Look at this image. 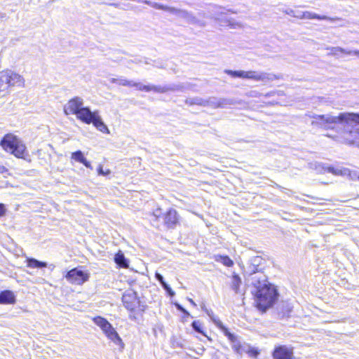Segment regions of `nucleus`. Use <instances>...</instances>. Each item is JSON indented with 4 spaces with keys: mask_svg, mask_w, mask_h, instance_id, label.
I'll list each match as a JSON object with an SVG mask.
<instances>
[{
    "mask_svg": "<svg viewBox=\"0 0 359 359\" xmlns=\"http://www.w3.org/2000/svg\"><path fill=\"white\" fill-rule=\"evenodd\" d=\"M312 117V126L336 130L346 143L359 145V114L344 112L337 116L327 114Z\"/></svg>",
    "mask_w": 359,
    "mask_h": 359,
    "instance_id": "nucleus-1",
    "label": "nucleus"
},
{
    "mask_svg": "<svg viewBox=\"0 0 359 359\" xmlns=\"http://www.w3.org/2000/svg\"><path fill=\"white\" fill-rule=\"evenodd\" d=\"M255 269V266H252L250 275L252 284L256 288L255 302L257 308L264 311L275 303L278 294L273 286L266 283V276Z\"/></svg>",
    "mask_w": 359,
    "mask_h": 359,
    "instance_id": "nucleus-2",
    "label": "nucleus"
},
{
    "mask_svg": "<svg viewBox=\"0 0 359 359\" xmlns=\"http://www.w3.org/2000/svg\"><path fill=\"white\" fill-rule=\"evenodd\" d=\"M25 79L18 72L11 69L0 72V97H4L10 93L12 88L25 86Z\"/></svg>",
    "mask_w": 359,
    "mask_h": 359,
    "instance_id": "nucleus-3",
    "label": "nucleus"
},
{
    "mask_svg": "<svg viewBox=\"0 0 359 359\" xmlns=\"http://www.w3.org/2000/svg\"><path fill=\"white\" fill-rule=\"evenodd\" d=\"M2 148L18 158L26 159L28 153L22 141L13 134H6L0 142Z\"/></svg>",
    "mask_w": 359,
    "mask_h": 359,
    "instance_id": "nucleus-4",
    "label": "nucleus"
},
{
    "mask_svg": "<svg viewBox=\"0 0 359 359\" xmlns=\"http://www.w3.org/2000/svg\"><path fill=\"white\" fill-rule=\"evenodd\" d=\"M64 111L67 115L74 114L82 122L90 121L88 117L92 111L89 107H83V100L80 97H75L65 105Z\"/></svg>",
    "mask_w": 359,
    "mask_h": 359,
    "instance_id": "nucleus-5",
    "label": "nucleus"
},
{
    "mask_svg": "<svg viewBox=\"0 0 359 359\" xmlns=\"http://www.w3.org/2000/svg\"><path fill=\"white\" fill-rule=\"evenodd\" d=\"M93 321L96 325L101 328L102 332L109 340L114 342L116 345L123 348L124 344L121 338L113 327L111 324L107 319L101 316H97L93 319Z\"/></svg>",
    "mask_w": 359,
    "mask_h": 359,
    "instance_id": "nucleus-6",
    "label": "nucleus"
},
{
    "mask_svg": "<svg viewBox=\"0 0 359 359\" xmlns=\"http://www.w3.org/2000/svg\"><path fill=\"white\" fill-rule=\"evenodd\" d=\"M65 277L69 283L81 285L88 280L89 273L79 268H74Z\"/></svg>",
    "mask_w": 359,
    "mask_h": 359,
    "instance_id": "nucleus-7",
    "label": "nucleus"
},
{
    "mask_svg": "<svg viewBox=\"0 0 359 359\" xmlns=\"http://www.w3.org/2000/svg\"><path fill=\"white\" fill-rule=\"evenodd\" d=\"M122 302L126 309L130 311H135L139 304L137 294L133 290H126L123 293Z\"/></svg>",
    "mask_w": 359,
    "mask_h": 359,
    "instance_id": "nucleus-8",
    "label": "nucleus"
},
{
    "mask_svg": "<svg viewBox=\"0 0 359 359\" xmlns=\"http://www.w3.org/2000/svg\"><path fill=\"white\" fill-rule=\"evenodd\" d=\"M274 359H294L293 347L286 345L276 346L273 352Z\"/></svg>",
    "mask_w": 359,
    "mask_h": 359,
    "instance_id": "nucleus-9",
    "label": "nucleus"
},
{
    "mask_svg": "<svg viewBox=\"0 0 359 359\" xmlns=\"http://www.w3.org/2000/svg\"><path fill=\"white\" fill-rule=\"evenodd\" d=\"M88 118L90 119V121L88 122H84L86 124H90L93 123V126L100 132L103 133H109V130L106 126V124L103 122L102 120V118L100 117L99 114L98 110H95L94 111L91 112V115H89Z\"/></svg>",
    "mask_w": 359,
    "mask_h": 359,
    "instance_id": "nucleus-10",
    "label": "nucleus"
},
{
    "mask_svg": "<svg viewBox=\"0 0 359 359\" xmlns=\"http://www.w3.org/2000/svg\"><path fill=\"white\" fill-rule=\"evenodd\" d=\"M136 87L138 90L145 92L154 91L158 93H163L169 90H172L173 88L168 86H154V85H144L141 83H136L133 81V86Z\"/></svg>",
    "mask_w": 359,
    "mask_h": 359,
    "instance_id": "nucleus-11",
    "label": "nucleus"
},
{
    "mask_svg": "<svg viewBox=\"0 0 359 359\" xmlns=\"http://www.w3.org/2000/svg\"><path fill=\"white\" fill-rule=\"evenodd\" d=\"M275 79H276V76L273 74L262 72L249 71L248 79H252L256 81L266 82L273 81Z\"/></svg>",
    "mask_w": 359,
    "mask_h": 359,
    "instance_id": "nucleus-12",
    "label": "nucleus"
},
{
    "mask_svg": "<svg viewBox=\"0 0 359 359\" xmlns=\"http://www.w3.org/2000/svg\"><path fill=\"white\" fill-rule=\"evenodd\" d=\"M164 224L168 228H174L178 222V215L174 209H170L164 215Z\"/></svg>",
    "mask_w": 359,
    "mask_h": 359,
    "instance_id": "nucleus-13",
    "label": "nucleus"
},
{
    "mask_svg": "<svg viewBox=\"0 0 359 359\" xmlns=\"http://www.w3.org/2000/svg\"><path fill=\"white\" fill-rule=\"evenodd\" d=\"M15 300V296L11 290H6L0 292V304H13Z\"/></svg>",
    "mask_w": 359,
    "mask_h": 359,
    "instance_id": "nucleus-14",
    "label": "nucleus"
},
{
    "mask_svg": "<svg viewBox=\"0 0 359 359\" xmlns=\"http://www.w3.org/2000/svg\"><path fill=\"white\" fill-rule=\"evenodd\" d=\"M329 171L338 174L341 173V175H348L351 180L355 181L359 180V171L358 170H350L348 169H344V170H334V168H330Z\"/></svg>",
    "mask_w": 359,
    "mask_h": 359,
    "instance_id": "nucleus-15",
    "label": "nucleus"
},
{
    "mask_svg": "<svg viewBox=\"0 0 359 359\" xmlns=\"http://www.w3.org/2000/svg\"><path fill=\"white\" fill-rule=\"evenodd\" d=\"M72 159L83 164L87 168L93 169L90 163L86 160L81 151L79 150L72 154Z\"/></svg>",
    "mask_w": 359,
    "mask_h": 359,
    "instance_id": "nucleus-16",
    "label": "nucleus"
},
{
    "mask_svg": "<svg viewBox=\"0 0 359 359\" xmlns=\"http://www.w3.org/2000/svg\"><path fill=\"white\" fill-rule=\"evenodd\" d=\"M114 262L119 267L128 268L129 266V262L121 251H118L115 255Z\"/></svg>",
    "mask_w": 359,
    "mask_h": 359,
    "instance_id": "nucleus-17",
    "label": "nucleus"
},
{
    "mask_svg": "<svg viewBox=\"0 0 359 359\" xmlns=\"http://www.w3.org/2000/svg\"><path fill=\"white\" fill-rule=\"evenodd\" d=\"M293 306L291 305L289 302H283L281 304V306L280 307V310L278 312V315L281 318H286L289 317L290 315V313L292 311Z\"/></svg>",
    "mask_w": 359,
    "mask_h": 359,
    "instance_id": "nucleus-18",
    "label": "nucleus"
},
{
    "mask_svg": "<svg viewBox=\"0 0 359 359\" xmlns=\"http://www.w3.org/2000/svg\"><path fill=\"white\" fill-rule=\"evenodd\" d=\"M27 266L32 269H41L47 266V263L45 262L39 261L34 258H27Z\"/></svg>",
    "mask_w": 359,
    "mask_h": 359,
    "instance_id": "nucleus-19",
    "label": "nucleus"
},
{
    "mask_svg": "<svg viewBox=\"0 0 359 359\" xmlns=\"http://www.w3.org/2000/svg\"><path fill=\"white\" fill-rule=\"evenodd\" d=\"M303 19L327 20L332 21L333 19L327 15H320L310 11H304Z\"/></svg>",
    "mask_w": 359,
    "mask_h": 359,
    "instance_id": "nucleus-20",
    "label": "nucleus"
},
{
    "mask_svg": "<svg viewBox=\"0 0 359 359\" xmlns=\"http://www.w3.org/2000/svg\"><path fill=\"white\" fill-rule=\"evenodd\" d=\"M110 82L112 83H118L120 86H133V81H129L123 77H120L118 79L112 78L110 79Z\"/></svg>",
    "mask_w": 359,
    "mask_h": 359,
    "instance_id": "nucleus-21",
    "label": "nucleus"
},
{
    "mask_svg": "<svg viewBox=\"0 0 359 359\" xmlns=\"http://www.w3.org/2000/svg\"><path fill=\"white\" fill-rule=\"evenodd\" d=\"M216 261L222 263L224 266L230 267L233 265V262L226 255H218Z\"/></svg>",
    "mask_w": 359,
    "mask_h": 359,
    "instance_id": "nucleus-22",
    "label": "nucleus"
},
{
    "mask_svg": "<svg viewBox=\"0 0 359 359\" xmlns=\"http://www.w3.org/2000/svg\"><path fill=\"white\" fill-rule=\"evenodd\" d=\"M219 329L224 333V334L228 337L231 342H235L237 339L236 337L231 333L228 328L226 327L223 324L219 327Z\"/></svg>",
    "mask_w": 359,
    "mask_h": 359,
    "instance_id": "nucleus-23",
    "label": "nucleus"
},
{
    "mask_svg": "<svg viewBox=\"0 0 359 359\" xmlns=\"http://www.w3.org/2000/svg\"><path fill=\"white\" fill-rule=\"evenodd\" d=\"M206 106H211L214 108H217L222 107L224 103L221 100H218L217 98H210L208 100H205Z\"/></svg>",
    "mask_w": 359,
    "mask_h": 359,
    "instance_id": "nucleus-24",
    "label": "nucleus"
},
{
    "mask_svg": "<svg viewBox=\"0 0 359 359\" xmlns=\"http://www.w3.org/2000/svg\"><path fill=\"white\" fill-rule=\"evenodd\" d=\"M186 102L191 105L198 104V105L206 106L205 100H204L200 97H194V98L187 99Z\"/></svg>",
    "mask_w": 359,
    "mask_h": 359,
    "instance_id": "nucleus-25",
    "label": "nucleus"
},
{
    "mask_svg": "<svg viewBox=\"0 0 359 359\" xmlns=\"http://www.w3.org/2000/svg\"><path fill=\"white\" fill-rule=\"evenodd\" d=\"M241 278L238 275H234L232 277L231 280V288L233 290L236 292H238V287L241 284Z\"/></svg>",
    "mask_w": 359,
    "mask_h": 359,
    "instance_id": "nucleus-26",
    "label": "nucleus"
},
{
    "mask_svg": "<svg viewBox=\"0 0 359 359\" xmlns=\"http://www.w3.org/2000/svg\"><path fill=\"white\" fill-rule=\"evenodd\" d=\"M327 50H330L331 52L328 53L329 55H337L338 52H345L346 49L341 47H327Z\"/></svg>",
    "mask_w": 359,
    "mask_h": 359,
    "instance_id": "nucleus-27",
    "label": "nucleus"
},
{
    "mask_svg": "<svg viewBox=\"0 0 359 359\" xmlns=\"http://www.w3.org/2000/svg\"><path fill=\"white\" fill-rule=\"evenodd\" d=\"M191 326L196 332L205 335V334L203 333V331L201 329L202 323L199 320H194L191 323Z\"/></svg>",
    "mask_w": 359,
    "mask_h": 359,
    "instance_id": "nucleus-28",
    "label": "nucleus"
},
{
    "mask_svg": "<svg viewBox=\"0 0 359 359\" xmlns=\"http://www.w3.org/2000/svg\"><path fill=\"white\" fill-rule=\"evenodd\" d=\"M210 318L218 328L223 324L214 313L210 317Z\"/></svg>",
    "mask_w": 359,
    "mask_h": 359,
    "instance_id": "nucleus-29",
    "label": "nucleus"
},
{
    "mask_svg": "<svg viewBox=\"0 0 359 359\" xmlns=\"http://www.w3.org/2000/svg\"><path fill=\"white\" fill-rule=\"evenodd\" d=\"M210 318L218 328L223 324L214 313L210 317Z\"/></svg>",
    "mask_w": 359,
    "mask_h": 359,
    "instance_id": "nucleus-30",
    "label": "nucleus"
},
{
    "mask_svg": "<svg viewBox=\"0 0 359 359\" xmlns=\"http://www.w3.org/2000/svg\"><path fill=\"white\" fill-rule=\"evenodd\" d=\"M224 72L226 74L231 76L232 77H238L239 78L240 70L239 71H233V70L226 69Z\"/></svg>",
    "mask_w": 359,
    "mask_h": 359,
    "instance_id": "nucleus-31",
    "label": "nucleus"
},
{
    "mask_svg": "<svg viewBox=\"0 0 359 359\" xmlns=\"http://www.w3.org/2000/svg\"><path fill=\"white\" fill-rule=\"evenodd\" d=\"M175 306L178 311L182 312L184 314H185L187 316L189 315V313L179 303H175Z\"/></svg>",
    "mask_w": 359,
    "mask_h": 359,
    "instance_id": "nucleus-32",
    "label": "nucleus"
},
{
    "mask_svg": "<svg viewBox=\"0 0 359 359\" xmlns=\"http://www.w3.org/2000/svg\"><path fill=\"white\" fill-rule=\"evenodd\" d=\"M97 172L100 175H103V176H106V175L110 174V172H111L109 170H104L102 165L99 166V168L97 169Z\"/></svg>",
    "mask_w": 359,
    "mask_h": 359,
    "instance_id": "nucleus-33",
    "label": "nucleus"
},
{
    "mask_svg": "<svg viewBox=\"0 0 359 359\" xmlns=\"http://www.w3.org/2000/svg\"><path fill=\"white\" fill-rule=\"evenodd\" d=\"M341 53L348 55H355V56L359 57V50H346L345 52H341Z\"/></svg>",
    "mask_w": 359,
    "mask_h": 359,
    "instance_id": "nucleus-34",
    "label": "nucleus"
},
{
    "mask_svg": "<svg viewBox=\"0 0 359 359\" xmlns=\"http://www.w3.org/2000/svg\"><path fill=\"white\" fill-rule=\"evenodd\" d=\"M6 212V208L4 203H0V217L4 216Z\"/></svg>",
    "mask_w": 359,
    "mask_h": 359,
    "instance_id": "nucleus-35",
    "label": "nucleus"
},
{
    "mask_svg": "<svg viewBox=\"0 0 359 359\" xmlns=\"http://www.w3.org/2000/svg\"><path fill=\"white\" fill-rule=\"evenodd\" d=\"M248 74H249V71L245 72V71L240 70L239 78L248 79Z\"/></svg>",
    "mask_w": 359,
    "mask_h": 359,
    "instance_id": "nucleus-36",
    "label": "nucleus"
},
{
    "mask_svg": "<svg viewBox=\"0 0 359 359\" xmlns=\"http://www.w3.org/2000/svg\"><path fill=\"white\" fill-rule=\"evenodd\" d=\"M304 11H295L294 17L298 19H303Z\"/></svg>",
    "mask_w": 359,
    "mask_h": 359,
    "instance_id": "nucleus-37",
    "label": "nucleus"
},
{
    "mask_svg": "<svg viewBox=\"0 0 359 359\" xmlns=\"http://www.w3.org/2000/svg\"><path fill=\"white\" fill-rule=\"evenodd\" d=\"M287 15L294 17L295 10L287 8L284 11Z\"/></svg>",
    "mask_w": 359,
    "mask_h": 359,
    "instance_id": "nucleus-38",
    "label": "nucleus"
},
{
    "mask_svg": "<svg viewBox=\"0 0 359 359\" xmlns=\"http://www.w3.org/2000/svg\"><path fill=\"white\" fill-rule=\"evenodd\" d=\"M202 309L205 311V312L206 313V314L210 317L211 316H212V314L214 313L213 311L211 310V309H208L207 308H205V306H202Z\"/></svg>",
    "mask_w": 359,
    "mask_h": 359,
    "instance_id": "nucleus-39",
    "label": "nucleus"
},
{
    "mask_svg": "<svg viewBox=\"0 0 359 359\" xmlns=\"http://www.w3.org/2000/svg\"><path fill=\"white\" fill-rule=\"evenodd\" d=\"M154 217H155L156 219H158L161 215V210L160 208L156 209L153 212Z\"/></svg>",
    "mask_w": 359,
    "mask_h": 359,
    "instance_id": "nucleus-40",
    "label": "nucleus"
},
{
    "mask_svg": "<svg viewBox=\"0 0 359 359\" xmlns=\"http://www.w3.org/2000/svg\"><path fill=\"white\" fill-rule=\"evenodd\" d=\"M155 277L159 283L163 282V280H164L163 276L161 273L157 272L155 274Z\"/></svg>",
    "mask_w": 359,
    "mask_h": 359,
    "instance_id": "nucleus-41",
    "label": "nucleus"
},
{
    "mask_svg": "<svg viewBox=\"0 0 359 359\" xmlns=\"http://www.w3.org/2000/svg\"><path fill=\"white\" fill-rule=\"evenodd\" d=\"M165 290L170 297H173L175 295V292L172 290V288L170 286L165 289Z\"/></svg>",
    "mask_w": 359,
    "mask_h": 359,
    "instance_id": "nucleus-42",
    "label": "nucleus"
},
{
    "mask_svg": "<svg viewBox=\"0 0 359 359\" xmlns=\"http://www.w3.org/2000/svg\"><path fill=\"white\" fill-rule=\"evenodd\" d=\"M160 283L164 290L169 287V285L166 283V282L164 280H163V282H161Z\"/></svg>",
    "mask_w": 359,
    "mask_h": 359,
    "instance_id": "nucleus-43",
    "label": "nucleus"
},
{
    "mask_svg": "<svg viewBox=\"0 0 359 359\" xmlns=\"http://www.w3.org/2000/svg\"><path fill=\"white\" fill-rule=\"evenodd\" d=\"M160 283L164 290L169 287V285L166 283V282L164 280H163V282H161Z\"/></svg>",
    "mask_w": 359,
    "mask_h": 359,
    "instance_id": "nucleus-44",
    "label": "nucleus"
},
{
    "mask_svg": "<svg viewBox=\"0 0 359 359\" xmlns=\"http://www.w3.org/2000/svg\"><path fill=\"white\" fill-rule=\"evenodd\" d=\"M160 283L164 290L169 287V285L166 283V282L164 280H163V282H161Z\"/></svg>",
    "mask_w": 359,
    "mask_h": 359,
    "instance_id": "nucleus-45",
    "label": "nucleus"
},
{
    "mask_svg": "<svg viewBox=\"0 0 359 359\" xmlns=\"http://www.w3.org/2000/svg\"><path fill=\"white\" fill-rule=\"evenodd\" d=\"M231 27L232 28H236V27H241V24H240V23H236L235 25H231Z\"/></svg>",
    "mask_w": 359,
    "mask_h": 359,
    "instance_id": "nucleus-46",
    "label": "nucleus"
},
{
    "mask_svg": "<svg viewBox=\"0 0 359 359\" xmlns=\"http://www.w3.org/2000/svg\"><path fill=\"white\" fill-rule=\"evenodd\" d=\"M189 302L194 306H196V304L191 299H189Z\"/></svg>",
    "mask_w": 359,
    "mask_h": 359,
    "instance_id": "nucleus-47",
    "label": "nucleus"
},
{
    "mask_svg": "<svg viewBox=\"0 0 359 359\" xmlns=\"http://www.w3.org/2000/svg\"><path fill=\"white\" fill-rule=\"evenodd\" d=\"M129 318H130V319H131V320H135V316H134V315H133V314H130Z\"/></svg>",
    "mask_w": 359,
    "mask_h": 359,
    "instance_id": "nucleus-48",
    "label": "nucleus"
},
{
    "mask_svg": "<svg viewBox=\"0 0 359 359\" xmlns=\"http://www.w3.org/2000/svg\"><path fill=\"white\" fill-rule=\"evenodd\" d=\"M252 354H253V355H255V356H256L257 355H258V353H258V351H256V350L252 351Z\"/></svg>",
    "mask_w": 359,
    "mask_h": 359,
    "instance_id": "nucleus-49",
    "label": "nucleus"
},
{
    "mask_svg": "<svg viewBox=\"0 0 359 359\" xmlns=\"http://www.w3.org/2000/svg\"><path fill=\"white\" fill-rule=\"evenodd\" d=\"M4 18H5V15L4 14H0V18L3 19Z\"/></svg>",
    "mask_w": 359,
    "mask_h": 359,
    "instance_id": "nucleus-50",
    "label": "nucleus"
}]
</instances>
